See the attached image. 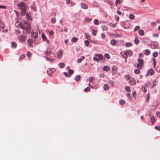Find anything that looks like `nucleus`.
<instances>
[{"instance_id":"obj_17","label":"nucleus","mask_w":160,"mask_h":160,"mask_svg":"<svg viewBox=\"0 0 160 160\" xmlns=\"http://www.w3.org/2000/svg\"><path fill=\"white\" fill-rule=\"evenodd\" d=\"M95 56L98 57L99 59L100 60H102L103 59V57L102 55L99 54H97L95 55Z\"/></svg>"},{"instance_id":"obj_20","label":"nucleus","mask_w":160,"mask_h":160,"mask_svg":"<svg viewBox=\"0 0 160 160\" xmlns=\"http://www.w3.org/2000/svg\"><path fill=\"white\" fill-rule=\"evenodd\" d=\"M78 40V38L75 37H73L71 39V41L72 42H76Z\"/></svg>"},{"instance_id":"obj_4","label":"nucleus","mask_w":160,"mask_h":160,"mask_svg":"<svg viewBox=\"0 0 160 160\" xmlns=\"http://www.w3.org/2000/svg\"><path fill=\"white\" fill-rule=\"evenodd\" d=\"M55 69L54 68H50L47 70V73L48 75L51 76L53 72H55Z\"/></svg>"},{"instance_id":"obj_26","label":"nucleus","mask_w":160,"mask_h":160,"mask_svg":"<svg viewBox=\"0 0 160 160\" xmlns=\"http://www.w3.org/2000/svg\"><path fill=\"white\" fill-rule=\"evenodd\" d=\"M138 32L139 34L141 36H143L144 34V31L143 30H139Z\"/></svg>"},{"instance_id":"obj_3","label":"nucleus","mask_w":160,"mask_h":160,"mask_svg":"<svg viewBox=\"0 0 160 160\" xmlns=\"http://www.w3.org/2000/svg\"><path fill=\"white\" fill-rule=\"evenodd\" d=\"M27 37L25 35H19L18 37V40L21 42H24L25 41Z\"/></svg>"},{"instance_id":"obj_44","label":"nucleus","mask_w":160,"mask_h":160,"mask_svg":"<svg viewBox=\"0 0 160 160\" xmlns=\"http://www.w3.org/2000/svg\"><path fill=\"white\" fill-rule=\"evenodd\" d=\"M140 28V27L139 26H137L135 27L134 30L135 31H137Z\"/></svg>"},{"instance_id":"obj_54","label":"nucleus","mask_w":160,"mask_h":160,"mask_svg":"<svg viewBox=\"0 0 160 160\" xmlns=\"http://www.w3.org/2000/svg\"><path fill=\"white\" fill-rule=\"evenodd\" d=\"M93 60L95 61H96L97 62H99V59H98L96 57H94L93 58Z\"/></svg>"},{"instance_id":"obj_8","label":"nucleus","mask_w":160,"mask_h":160,"mask_svg":"<svg viewBox=\"0 0 160 160\" xmlns=\"http://www.w3.org/2000/svg\"><path fill=\"white\" fill-rule=\"evenodd\" d=\"M63 51L62 50H59L57 52V57L58 58H61L62 57Z\"/></svg>"},{"instance_id":"obj_25","label":"nucleus","mask_w":160,"mask_h":160,"mask_svg":"<svg viewBox=\"0 0 160 160\" xmlns=\"http://www.w3.org/2000/svg\"><path fill=\"white\" fill-rule=\"evenodd\" d=\"M129 17L130 19L131 20H133L135 18V16L134 15L132 14H130L129 15Z\"/></svg>"},{"instance_id":"obj_18","label":"nucleus","mask_w":160,"mask_h":160,"mask_svg":"<svg viewBox=\"0 0 160 160\" xmlns=\"http://www.w3.org/2000/svg\"><path fill=\"white\" fill-rule=\"evenodd\" d=\"M134 42L135 44H136L137 45H138L139 44V41L138 40L137 37H135V38L134 40Z\"/></svg>"},{"instance_id":"obj_6","label":"nucleus","mask_w":160,"mask_h":160,"mask_svg":"<svg viewBox=\"0 0 160 160\" xmlns=\"http://www.w3.org/2000/svg\"><path fill=\"white\" fill-rule=\"evenodd\" d=\"M112 73L113 75L116 74L117 72L118 68L116 66H114L112 68Z\"/></svg>"},{"instance_id":"obj_48","label":"nucleus","mask_w":160,"mask_h":160,"mask_svg":"<svg viewBox=\"0 0 160 160\" xmlns=\"http://www.w3.org/2000/svg\"><path fill=\"white\" fill-rule=\"evenodd\" d=\"M104 56L108 59H109L110 58V56L109 55L108 53L105 54Z\"/></svg>"},{"instance_id":"obj_31","label":"nucleus","mask_w":160,"mask_h":160,"mask_svg":"<svg viewBox=\"0 0 160 160\" xmlns=\"http://www.w3.org/2000/svg\"><path fill=\"white\" fill-rule=\"evenodd\" d=\"M148 72L151 75L154 73V71L152 68L150 69L148 71Z\"/></svg>"},{"instance_id":"obj_35","label":"nucleus","mask_w":160,"mask_h":160,"mask_svg":"<svg viewBox=\"0 0 160 160\" xmlns=\"http://www.w3.org/2000/svg\"><path fill=\"white\" fill-rule=\"evenodd\" d=\"M44 52L47 55V56H49L51 53V52L49 50H47L46 51H45Z\"/></svg>"},{"instance_id":"obj_15","label":"nucleus","mask_w":160,"mask_h":160,"mask_svg":"<svg viewBox=\"0 0 160 160\" xmlns=\"http://www.w3.org/2000/svg\"><path fill=\"white\" fill-rule=\"evenodd\" d=\"M103 70L104 71L108 72V71H109L110 70V69L109 67H108V66H106L103 67Z\"/></svg>"},{"instance_id":"obj_30","label":"nucleus","mask_w":160,"mask_h":160,"mask_svg":"<svg viewBox=\"0 0 160 160\" xmlns=\"http://www.w3.org/2000/svg\"><path fill=\"white\" fill-rule=\"evenodd\" d=\"M125 101L124 100L121 99L119 101V103L121 105L125 104Z\"/></svg>"},{"instance_id":"obj_16","label":"nucleus","mask_w":160,"mask_h":160,"mask_svg":"<svg viewBox=\"0 0 160 160\" xmlns=\"http://www.w3.org/2000/svg\"><path fill=\"white\" fill-rule=\"evenodd\" d=\"M156 118L155 117L153 116H151V120L152 124H154V123L156 121Z\"/></svg>"},{"instance_id":"obj_61","label":"nucleus","mask_w":160,"mask_h":160,"mask_svg":"<svg viewBox=\"0 0 160 160\" xmlns=\"http://www.w3.org/2000/svg\"><path fill=\"white\" fill-rule=\"evenodd\" d=\"M15 32L16 33H17L18 34H19L20 33V31L18 29H16L15 30Z\"/></svg>"},{"instance_id":"obj_32","label":"nucleus","mask_w":160,"mask_h":160,"mask_svg":"<svg viewBox=\"0 0 160 160\" xmlns=\"http://www.w3.org/2000/svg\"><path fill=\"white\" fill-rule=\"evenodd\" d=\"M80 79V76L79 75H77L76 76L75 78V80L77 81H79Z\"/></svg>"},{"instance_id":"obj_51","label":"nucleus","mask_w":160,"mask_h":160,"mask_svg":"<svg viewBox=\"0 0 160 160\" xmlns=\"http://www.w3.org/2000/svg\"><path fill=\"white\" fill-rule=\"evenodd\" d=\"M85 20L87 22H90L92 20V19L89 18H86Z\"/></svg>"},{"instance_id":"obj_38","label":"nucleus","mask_w":160,"mask_h":160,"mask_svg":"<svg viewBox=\"0 0 160 160\" xmlns=\"http://www.w3.org/2000/svg\"><path fill=\"white\" fill-rule=\"evenodd\" d=\"M31 8L33 10V11H36V8L35 7V5H33L32 6H31Z\"/></svg>"},{"instance_id":"obj_39","label":"nucleus","mask_w":160,"mask_h":160,"mask_svg":"<svg viewBox=\"0 0 160 160\" xmlns=\"http://www.w3.org/2000/svg\"><path fill=\"white\" fill-rule=\"evenodd\" d=\"M130 83L132 85H134L136 84V82L135 80H131L130 81Z\"/></svg>"},{"instance_id":"obj_52","label":"nucleus","mask_w":160,"mask_h":160,"mask_svg":"<svg viewBox=\"0 0 160 160\" xmlns=\"http://www.w3.org/2000/svg\"><path fill=\"white\" fill-rule=\"evenodd\" d=\"M125 78L127 80H129L130 79V76L129 75H126L125 76Z\"/></svg>"},{"instance_id":"obj_42","label":"nucleus","mask_w":160,"mask_h":160,"mask_svg":"<svg viewBox=\"0 0 160 160\" xmlns=\"http://www.w3.org/2000/svg\"><path fill=\"white\" fill-rule=\"evenodd\" d=\"M158 54V53L157 52H154L153 53V56L154 57H157Z\"/></svg>"},{"instance_id":"obj_24","label":"nucleus","mask_w":160,"mask_h":160,"mask_svg":"<svg viewBox=\"0 0 160 160\" xmlns=\"http://www.w3.org/2000/svg\"><path fill=\"white\" fill-rule=\"evenodd\" d=\"M138 61L139 62V63L141 64V65H142L143 64L144 62L143 60L140 58L138 59Z\"/></svg>"},{"instance_id":"obj_43","label":"nucleus","mask_w":160,"mask_h":160,"mask_svg":"<svg viewBox=\"0 0 160 160\" xmlns=\"http://www.w3.org/2000/svg\"><path fill=\"white\" fill-rule=\"evenodd\" d=\"M85 36H86V37L87 39H88V40L90 39V35L86 33L85 34Z\"/></svg>"},{"instance_id":"obj_59","label":"nucleus","mask_w":160,"mask_h":160,"mask_svg":"<svg viewBox=\"0 0 160 160\" xmlns=\"http://www.w3.org/2000/svg\"><path fill=\"white\" fill-rule=\"evenodd\" d=\"M92 34L94 36H95L96 35V31L95 30H94V29L92 30Z\"/></svg>"},{"instance_id":"obj_7","label":"nucleus","mask_w":160,"mask_h":160,"mask_svg":"<svg viewBox=\"0 0 160 160\" xmlns=\"http://www.w3.org/2000/svg\"><path fill=\"white\" fill-rule=\"evenodd\" d=\"M33 42L32 40V39H28L27 40V44L31 48L33 47L32 43Z\"/></svg>"},{"instance_id":"obj_57","label":"nucleus","mask_w":160,"mask_h":160,"mask_svg":"<svg viewBox=\"0 0 160 160\" xmlns=\"http://www.w3.org/2000/svg\"><path fill=\"white\" fill-rule=\"evenodd\" d=\"M127 96L128 97L129 99H131L132 98L131 95L129 93H128L127 94Z\"/></svg>"},{"instance_id":"obj_55","label":"nucleus","mask_w":160,"mask_h":160,"mask_svg":"<svg viewBox=\"0 0 160 160\" xmlns=\"http://www.w3.org/2000/svg\"><path fill=\"white\" fill-rule=\"evenodd\" d=\"M115 18L117 21H118L119 19V17L117 15L115 16Z\"/></svg>"},{"instance_id":"obj_40","label":"nucleus","mask_w":160,"mask_h":160,"mask_svg":"<svg viewBox=\"0 0 160 160\" xmlns=\"http://www.w3.org/2000/svg\"><path fill=\"white\" fill-rule=\"evenodd\" d=\"M94 23L96 25H98L99 24V22H98V20L97 19L94 20Z\"/></svg>"},{"instance_id":"obj_29","label":"nucleus","mask_w":160,"mask_h":160,"mask_svg":"<svg viewBox=\"0 0 160 160\" xmlns=\"http://www.w3.org/2000/svg\"><path fill=\"white\" fill-rule=\"evenodd\" d=\"M5 28V25L4 23L0 21V28L2 29H3Z\"/></svg>"},{"instance_id":"obj_12","label":"nucleus","mask_w":160,"mask_h":160,"mask_svg":"<svg viewBox=\"0 0 160 160\" xmlns=\"http://www.w3.org/2000/svg\"><path fill=\"white\" fill-rule=\"evenodd\" d=\"M23 31L22 32L24 35H26L27 34H30V30H23Z\"/></svg>"},{"instance_id":"obj_53","label":"nucleus","mask_w":160,"mask_h":160,"mask_svg":"<svg viewBox=\"0 0 160 160\" xmlns=\"http://www.w3.org/2000/svg\"><path fill=\"white\" fill-rule=\"evenodd\" d=\"M51 21L52 23H54L56 22V19L55 18H52L51 19Z\"/></svg>"},{"instance_id":"obj_46","label":"nucleus","mask_w":160,"mask_h":160,"mask_svg":"<svg viewBox=\"0 0 160 160\" xmlns=\"http://www.w3.org/2000/svg\"><path fill=\"white\" fill-rule=\"evenodd\" d=\"M142 65H141V64L138 63L137 64V67L139 69H141L142 67Z\"/></svg>"},{"instance_id":"obj_45","label":"nucleus","mask_w":160,"mask_h":160,"mask_svg":"<svg viewBox=\"0 0 160 160\" xmlns=\"http://www.w3.org/2000/svg\"><path fill=\"white\" fill-rule=\"evenodd\" d=\"M151 47L153 49L157 48V46H156L154 44H152L151 45Z\"/></svg>"},{"instance_id":"obj_19","label":"nucleus","mask_w":160,"mask_h":160,"mask_svg":"<svg viewBox=\"0 0 160 160\" xmlns=\"http://www.w3.org/2000/svg\"><path fill=\"white\" fill-rule=\"evenodd\" d=\"M85 59V57L84 56H82L81 58H79L77 59V62L79 63H80L82 60H84Z\"/></svg>"},{"instance_id":"obj_22","label":"nucleus","mask_w":160,"mask_h":160,"mask_svg":"<svg viewBox=\"0 0 160 160\" xmlns=\"http://www.w3.org/2000/svg\"><path fill=\"white\" fill-rule=\"evenodd\" d=\"M12 48H15L17 46V44L16 43L14 42H12Z\"/></svg>"},{"instance_id":"obj_23","label":"nucleus","mask_w":160,"mask_h":160,"mask_svg":"<svg viewBox=\"0 0 160 160\" xmlns=\"http://www.w3.org/2000/svg\"><path fill=\"white\" fill-rule=\"evenodd\" d=\"M150 53V51L149 49H146L145 51L144 54L146 55H149Z\"/></svg>"},{"instance_id":"obj_47","label":"nucleus","mask_w":160,"mask_h":160,"mask_svg":"<svg viewBox=\"0 0 160 160\" xmlns=\"http://www.w3.org/2000/svg\"><path fill=\"white\" fill-rule=\"evenodd\" d=\"M132 44L130 42H127L126 44V46L127 47H129L132 46Z\"/></svg>"},{"instance_id":"obj_58","label":"nucleus","mask_w":160,"mask_h":160,"mask_svg":"<svg viewBox=\"0 0 160 160\" xmlns=\"http://www.w3.org/2000/svg\"><path fill=\"white\" fill-rule=\"evenodd\" d=\"M101 37L103 39H104L106 37V36L104 34L102 33L101 34Z\"/></svg>"},{"instance_id":"obj_63","label":"nucleus","mask_w":160,"mask_h":160,"mask_svg":"<svg viewBox=\"0 0 160 160\" xmlns=\"http://www.w3.org/2000/svg\"><path fill=\"white\" fill-rule=\"evenodd\" d=\"M0 8L6 9V7L4 6L0 5Z\"/></svg>"},{"instance_id":"obj_33","label":"nucleus","mask_w":160,"mask_h":160,"mask_svg":"<svg viewBox=\"0 0 160 160\" xmlns=\"http://www.w3.org/2000/svg\"><path fill=\"white\" fill-rule=\"evenodd\" d=\"M103 88L105 90H108L109 88L107 84H105L103 86Z\"/></svg>"},{"instance_id":"obj_49","label":"nucleus","mask_w":160,"mask_h":160,"mask_svg":"<svg viewBox=\"0 0 160 160\" xmlns=\"http://www.w3.org/2000/svg\"><path fill=\"white\" fill-rule=\"evenodd\" d=\"M121 2V0H116L115 2V4L117 6L118 4L119 3Z\"/></svg>"},{"instance_id":"obj_50","label":"nucleus","mask_w":160,"mask_h":160,"mask_svg":"<svg viewBox=\"0 0 160 160\" xmlns=\"http://www.w3.org/2000/svg\"><path fill=\"white\" fill-rule=\"evenodd\" d=\"M90 88L89 87H87L85 88L84 90V92H87L90 91Z\"/></svg>"},{"instance_id":"obj_37","label":"nucleus","mask_w":160,"mask_h":160,"mask_svg":"<svg viewBox=\"0 0 160 160\" xmlns=\"http://www.w3.org/2000/svg\"><path fill=\"white\" fill-rule=\"evenodd\" d=\"M125 89L126 91L128 92H130V89L129 87L128 86H125Z\"/></svg>"},{"instance_id":"obj_62","label":"nucleus","mask_w":160,"mask_h":160,"mask_svg":"<svg viewBox=\"0 0 160 160\" xmlns=\"http://www.w3.org/2000/svg\"><path fill=\"white\" fill-rule=\"evenodd\" d=\"M155 128L157 130H158L160 131V128L158 126H155Z\"/></svg>"},{"instance_id":"obj_10","label":"nucleus","mask_w":160,"mask_h":160,"mask_svg":"<svg viewBox=\"0 0 160 160\" xmlns=\"http://www.w3.org/2000/svg\"><path fill=\"white\" fill-rule=\"evenodd\" d=\"M127 54V57L128 56H132L133 54V52L130 50H128L125 51Z\"/></svg>"},{"instance_id":"obj_27","label":"nucleus","mask_w":160,"mask_h":160,"mask_svg":"<svg viewBox=\"0 0 160 160\" xmlns=\"http://www.w3.org/2000/svg\"><path fill=\"white\" fill-rule=\"evenodd\" d=\"M65 64L64 63L61 62L59 64V66L61 68H63L65 66Z\"/></svg>"},{"instance_id":"obj_5","label":"nucleus","mask_w":160,"mask_h":160,"mask_svg":"<svg viewBox=\"0 0 160 160\" xmlns=\"http://www.w3.org/2000/svg\"><path fill=\"white\" fill-rule=\"evenodd\" d=\"M73 71L72 70H69L68 71V73H69V74H68L66 72H65L64 73V75L66 77H70L72 74L73 73Z\"/></svg>"},{"instance_id":"obj_60","label":"nucleus","mask_w":160,"mask_h":160,"mask_svg":"<svg viewBox=\"0 0 160 160\" xmlns=\"http://www.w3.org/2000/svg\"><path fill=\"white\" fill-rule=\"evenodd\" d=\"M93 78L92 77H90L89 78V81L90 82H92L93 81Z\"/></svg>"},{"instance_id":"obj_13","label":"nucleus","mask_w":160,"mask_h":160,"mask_svg":"<svg viewBox=\"0 0 160 160\" xmlns=\"http://www.w3.org/2000/svg\"><path fill=\"white\" fill-rule=\"evenodd\" d=\"M81 7L82 8L87 9L88 8V6L85 3H82L81 5Z\"/></svg>"},{"instance_id":"obj_1","label":"nucleus","mask_w":160,"mask_h":160,"mask_svg":"<svg viewBox=\"0 0 160 160\" xmlns=\"http://www.w3.org/2000/svg\"><path fill=\"white\" fill-rule=\"evenodd\" d=\"M19 8L21 10V14L23 16L25 15L27 11V6L26 3L21 2L17 4Z\"/></svg>"},{"instance_id":"obj_11","label":"nucleus","mask_w":160,"mask_h":160,"mask_svg":"<svg viewBox=\"0 0 160 160\" xmlns=\"http://www.w3.org/2000/svg\"><path fill=\"white\" fill-rule=\"evenodd\" d=\"M121 54L122 56L125 59L127 58V54L126 53V52H125V51H122L121 52Z\"/></svg>"},{"instance_id":"obj_21","label":"nucleus","mask_w":160,"mask_h":160,"mask_svg":"<svg viewBox=\"0 0 160 160\" xmlns=\"http://www.w3.org/2000/svg\"><path fill=\"white\" fill-rule=\"evenodd\" d=\"M110 43L112 45H115L116 44V41L115 39H112Z\"/></svg>"},{"instance_id":"obj_28","label":"nucleus","mask_w":160,"mask_h":160,"mask_svg":"<svg viewBox=\"0 0 160 160\" xmlns=\"http://www.w3.org/2000/svg\"><path fill=\"white\" fill-rule=\"evenodd\" d=\"M45 58L47 60L49 61V62H53L54 60V59L50 58L49 57H46Z\"/></svg>"},{"instance_id":"obj_36","label":"nucleus","mask_w":160,"mask_h":160,"mask_svg":"<svg viewBox=\"0 0 160 160\" xmlns=\"http://www.w3.org/2000/svg\"><path fill=\"white\" fill-rule=\"evenodd\" d=\"M89 41L85 40L84 42V43L85 46L88 47L89 46Z\"/></svg>"},{"instance_id":"obj_9","label":"nucleus","mask_w":160,"mask_h":160,"mask_svg":"<svg viewBox=\"0 0 160 160\" xmlns=\"http://www.w3.org/2000/svg\"><path fill=\"white\" fill-rule=\"evenodd\" d=\"M42 39L44 41H45L48 44L49 43V41L47 39V38L45 34H44L43 33H42Z\"/></svg>"},{"instance_id":"obj_41","label":"nucleus","mask_w":160,"mask_h":160,"mask_svg":"<svg viewBox=\"0 0 160 160\" xmlns=\"http://www.w3.org/2000/svg\"><path fill=\"white\" fill-rule=\"evenodd\" d=\"M31 55H32V54L29 51H28L27 52V55L28 58H30L31 56Z\"/></svg>"},{"instance_id":"obj_56","label":"nucleus","mask_w":160,"mask_h":160,"mask_svg":"<svg viewBox=\"0 0 160 160\" xmlns=\"http://www.w3.org/2000/svg\"><path fill=\"white\" fill-rule=\"evenodd\" d=\"M117 13L119 15H122V12L119 10H117Z\"/></svg>"},{"instance_id":"obj_14","label":"nucleus","mask_w":160,"mask_h":160,"mask_svg":"<svg viewBox=\"0 0 160 160\" xmlns=\"http://www.w3.org/2000/svg\"><path fill=\"white\" fill-rule=\"evenodd\" d=\"M38 35V33L37 32H32L31 36L32 37L35 38H37Z\"/></svg>"},{"instance_id":"obj_64","label":"nucleus","mask_w":160,"mask_h":160,"mask_svg":"<svg viewBox=\"0 0 160 160\" xmlns=\"http://www.w3.org/2000/svg\"><path fill=\"white\" fill-rule=\"evenodd\" d=\"M156 115L157 117H160V112H157L156 113Z\"/></svg>"},{"instance_id":"obj_34","label":"nucleus","mask_w":160,"mask_h":160,"mask_svg":"<svg viewBox=\"0 0 160 160\" xmlns=\"http://www.w3.org/2000/svg\"><path fill=\"white\" fill-rule=\"evenodd\" d=\"M134 72L135 74H138L140 73V71L139 69H136L134 70Z\"/></svg>"},{"instance_id":"obj_2","label":"nucleus","mask_w":160,"mask_h":160,"mask_svg":"<svg viewBox=\"0 0 160 160\" xmlns=\"http://www.w3.org/2000/svg\"><path fill=\"white\" fill-rule=\"evenodd\" d=\"M20 26L23 30H30L31 28V25L24 21L20 23Z\"/></svg>"}]
</instances>
